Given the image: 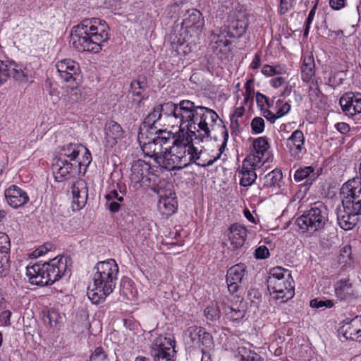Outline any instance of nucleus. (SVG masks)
I'll return each instance as SVG.
<instances>
[{"label":"nucleus","instance_id":"nucleus-42","mask_svg":"<svg viewBox=\"0 0 361 361\" xmlns=\"http://www.w3.org/2000/svg\"><path fill=\"white\" fill-rule=\"evenodd\" d=\"M10 270V255H0V278L6 276Z\"/></svg>","mask_w":361,"mask_h":361},{"label":"nucleus","instance_id":"nucleus-55","mask_svg":"<svg viewBox=\"0 0 361 361\" xmlns=\"http://www.w3.org/2000/svg\"><path fill=\"white\" fill-rule=\"evenodd\" d=\"M130 85L133 90V94L140 97L142 95L141 90L142 89V82L138 80H135L131 82Z\"/></svg>","mask_w":361,"mask_h":361},{"label":"nucleus","instance_id":"nucleus-13","mask_svg":"<svg viewBox=\"0 0 361 361\" xmlns=\"http://www.w3.org/2000/svg\"><path fill=\"white\" fill-rule=\"evenodd\" d=\"M83 165L80 163L72 162L59 157L55 160L52 165V169L55 174V178L57 181H61L63 178H67L70 176H75L82 173Z\"/></svg>","mask_w":361,"mask_h":361},{"label":"nucleus","instance_id":"nucleus-43","mask_svg":"<svg viewBox=\"0 0 361 361\" xmlns=\"http://www.w3.org/2000/svg\"><path fill=\"white\" fill-rule=\"evenodd\" d=\"M288 271L280 267H274L270 271V275L269 276L267 279H278V281L286 280V274H288Z\"/></svg>","mask_w":361,"mask_h":361},{"label":"nucleus","instance_id":"nucleus-26","mask_svg":"<svg viewBox=\"0 0 361 361\" xmlns=\"http://www.w3.org/2000/svg\"><path fill=\"white\" fill-rule=\"evenodd\" d=\"M204 24V21L202 13L195 8L187 11L182 22L183 27L185 29H191L192 30H201Z\"/></svg>","mask_w":361,"mask_h":361},{"label":"nucleus","instance_id":"nucleus-19","mask_svg":"<svg viewBox=\"0 0 361 361\" xmlns=\"http://www.w3.org/2000/svg\"><path fill=\"white\" fill-rule=\"evenodd\" d=\"M104 131L106 147L112 148L125 137V131L121 125L114 121L106 123Z\"/></svg>","mask_w":361,"mask_h":361},{"label":"nucleus","instance_id":"nucleus-6","mask_svg":"<svg viewBox=\"0 0 361 361\" xmlns=\"http://www.w3.org/2000/svg\"><path fill=\"white\" fill-rule=\"evenodd\" d=\"M219 118L218 114L216 113V118L212 121L207 122V127L208 128V135L204 136L200 135L201 133L199 132V129H197L194 134L190 133L189 130L181 131L179 128V132L177 135L176 140H173V145H172V152L176 153L179 157L183 167L188 166L190 164L192 163V161L199 159L197 154V149L190 145V142L194 137L195 140H198L202 142L204 139L209 138L210 137L211 128L214 126V124Z\"/></svg>","mask_w":361,"mask_h":361},{"label":"nucleus","instance_id":"nucleus-15","mask_svg":"<svg viewBox=\"0 0 361 361\" xmlns=\"http://www.w3.org/2000/svg\"><path fill=\"white\" fill-rule=\"evenodd\" d=\"M188 331L191 341L201 348V351L213 349L214 346L213 337L204 328L193 326L188 328Z\"/></svg>","mask_w":361,"mask_h":361},{"label":"nucleus","instance_id":"nucleus-44","mask_svg":"<svg viewBox=\"0 0 361 361\" xmlns=\"http://www.w3.org/2000/svg\"><path fill=\"white\" fill-rule=\"evenodd\" d=\"M334 305L332 300H319L315 298L310 300V305L312 308H331Z\"/></svg>","mask_w":361,"mask_h":361},{"label":"nucleus","instance_id":"nucleus-53","mask_svg":"<svg viewBox=\"0 0 361 361\" xmlns=\"http://www.w3.org/2000/svg\"><path fill=\"white\" fill-rule=\"evenodd\" d=\"M269 256V250L264 245L259 246V247H257L255 250V257L257 259H266Z\"/></svg>","mask_w":361,"mask_h":361},{"label":"nucleus","instance_id":"nucleus-49","mask_svg":"<svg viewBox=\"0 0 361 361\" xmlns=\"http://www.w3.org/2000/svg\"><path fill=\"white\" fill-rule=\"evenodd\" d=\"M251 128L255 133L259 134L264 131V121L261 117H255L251 122Z\"/></svg>","mask_w":361,"mask_h":361},{"label":"nucleus","instance_id":"nucleus-46","mask_svg":"<svg viewBox=\"0 0 361 361\" xmlns=\"http://www.w3.org/2000/svg\"><path fill=\"white\" fill-rule=\"evenodd\" d=\"M204 315L207 319L216 320L220 317V311L216 305L212 304L204 310Z\"/></svg>","mask_w":361,"mask_h":361},{"label":"nucleus","instance_id":"nucleus-11","mask_svg":"<svg viewBox=\"0 0 361 361\" xmlns=\"http://www.w3.org/2000/svg\"><path fill=\"white\" fill-rule=\"evenodd\" d=\"M154 192L159 195L157 209L160 213L168 217L174 214L178 208L175 193L170 188H154Z\"/></svg>","mask_w":361,"mask_h":361},{"label":"nucleus","instance_id":"nucleus-14","mask_svg":"<svg viewBox=\"0 0 361 361\" xmlns=\"http://www.w3.org/2000/svg\"><path fill=\"white\" fill-rule=\"evenodd\" d=\"M262 166L261 164V159L254 155H248L242 163V166L240 170L241 176L240 184L242 186L246 187L251 185L257 178V173L255 171Z\"/></svg>","mask_w":361,"mask_h":361},{"label":"nucleus","instance_id":"nucleus-21","mask_svg":"<svg viewBox=\"0 0 361 361\" xmlns=\"http://www.w3.org/2000/svg\"><path fill=\"white\" fill-rule=\"evenodd\" d=\"M339 333L346 340L361 342V318L356 317L350 321L344 322L340 327Z\"/></svg>","mask_w":361,"mask_h":361},{"label":"nucleus","instance_id":"nucleus-59","mask_svg":"<svg viewBox=\"0 0 361 361\" xmlns=\"http://www.w3.org/2000/svg\"><path fill=\"white\" fill-rule=\"evenodd\" d=\"M11 316V312L8 310H5L1 312L0 316L1 322L5 326H8L10 324V318Z\"/></svg>","mask_w":361,"mask_h":361},{"label":"nucleus","instance_id":"nucleus-35","mask_svg":"<svg viewBox=\"0 0 361 361\" xmlns=\"http://www.w3.org/2000/svg\"><path fill=\"white\" fill-rule=\"evenodd\" d=\"M142 150L144 154L150 157H154V159L159 161V156L163 154L164 147L157 143L154 138L152 141H149L147 143H144L142 146Z\"/></svg>","mask_w":361,"mask_h":361},{"label":"nucleus","instance_id":"nucleus-50","mask_svg":"<svg viewBox=\"0 0 361 361\" xmlns=\"http://www.w3.org/2000/svg\"><path fill=\"white\" fill-rule=\"evenodd\" d=\"M351 255V248L350 246H344L341 250L338 257L339 262L341 264H344L345 265L349 264L351 262H348V259H350Z\"/></svg>","mask_w":361,"mask_h":361},{"label":"nucleus","instance_id":"nucleus-47","mask_svg":"<svg viewBox=\"0 0 361 361\" xmlns=\"http://www.w3.org/2000/svg\"><path fill=\"white\" fill-rule=\"evenodd\" d=\"M309 97L312 102L317 104L318 102L322 101L324 94L320 91L319 87L316 85L315 87H310Z\"/></svg>","mask_w":361,"mask_h":361},{"label":"nucleus","instance_id":"nucleus-27","mask_svg":"<svg viewBox=\"0 0 361 361\" xmlns=\"http://www.w3.org/2000/svg\"><path fill=\"white\" fill-rule=\"evenodd\" d=\"M159 159L158 163L169 171L184 168L177 154L172 152V146L164 148L163 154L159 156Z\"/></svg>","mask_w":361,"mask_h":361},{"label":"nucleus","instance_id":"nucleus-20","mask_svg":"<svg viewBox=\"0 0 361 361\" xmlns=\"http://www.w3.org/2000/svg\"><path fill=\"white\" fill-rule=\"evenodd\" d=\"M248 26V19L245 13H240L229 20L226 30V35L231 38L240 37Z\"/></svg>","mask_w":361,"mask_h":361},{"label":"nucleus","instance_id":"nucleus-5","mask_svg":"<svg viewBox=\"0 0 361 361\" xmlns=\"http://www.w3.org/2000/svg\"><path fill=\"white\" fill-rule=\"evenodd\" d=\"M70 259L57 257L49 262L27 266L26 275L30 283L44 286L52 284L64 275H70Z\"/></svg>","mask_w":361,"mask_h":361},{"label":"nucleus","instance_id":"nucleus-33","mask_svg":"<svg viewBox=\"0 0 361 361\" xmlns=\"http://www.w3.org/2000/svg\"><path fill=\"white\" fill-rule=\"evenodd\" d=\"M254 150L249 155H254L261 159V164H264L266 160L264 159L265 154L269 148V144L265 137H260L253 142Z\"/></svg>","mask_w":361,"mask_h":361},{"label":"nucleus","instance_id":"nucleus-30","mask_svg":"<svg viewBox=\"0 0 361 361\" xmlns=\"http://www.w3.org/2000/svg\"><path fill=\"white\" fill-rule=\"evenodd\" d=\"M336 296L340 300H350L355 297L353 283L349 279L338 281L334 287Z\"/></svg>","mask_w":361,"mask_h":361},{"label":"nucleus","instance_id":"nucleus-51","mask_svg":"<svg viewBox=\"0 0 361 361\" xmlns=\"http://www.w3.org/2000/svg\"><path fill=\"white\" fill-rule=\"evenodd\" d=\"M167 137H154V140H156L157 143L159 144L160 146L163 147V145L166 144L172 143L173 145V140H176L177 135L175 136L172 133H165Z\"/></svg>","mask_w":361,"mask_h":361},{"label":"nucleus","instance_id":"nucleus-8","mask_svg":"<svg viewBox=\"0 0 361 361\" xmlns=\"http://www.w3.org/2000/svg\"><path fill=\"white\" fill-rule=\"evenodd\" d=\"M150 355L154 361H175V341L170 337L159 336L151 345Z\"/></svg>","mask_w":361,"mask_h":361},{"label":"nucleus","instance_id":"nucleus-54","mask_svg":"<svg viewBox=\"0 0 361 361\" xmlns=\"http://www.w3.org/2000/svg\"><path fill=\"white\" fill-rule=\"evenodd\" d=\"M106 207L112 213L118 212L121 207V204L118 201L111 200L108 202L106 200Z\"/></svg>","mask_w":361,"mask_h":361},{"label":"nucleus","instance_id":"nucleus-12","mask_svg":"<svg viewBox=\"0 0 361 361\" xmlns=\"http://www.w3.org/2000/svg\"><path fill=\"white\" fill-rule=\"evenodd\" d=\"M10 76L16 81L23 84L29 80L27 69L23 70L13 61L0 60V85L6 82Z\"/></svg>","mask_w":361,"mask_h":361},{"label":"nucleus","instance_id":"nucleus-31","mask_svg":"<svg viewBox=\"0 0 361 361\" xmlns=\"http://www.w3.org/2000/svg\"><path fill=\"white\" fill-rule=\"evenodd\" d=\"M82 100V92L78 87H68L66 90V93L62 98V102L68 109H70L73 104L78 103Z\"/></svg>","mask_w":361,"mask_h":361},{"label":"nucleus","instance_id":"nucleus-63","mask_svg":"<svg viewBox=\"0 0 361 361\" xmlns=\"http://www.w3.org/2000/svg\"><path fill=\"white\" fill-rule=\"evenodd\" d=\"M291 0H281L280 2V13L281 14L286 13L291 6Z\"/></svg>","mask_w":361,"mask_h":361},{"label":"nucleus","instance_id":"nucleus-10","mask_svg":"<svg viewBox=\"0 0 361 361\" xmlns=\"http://www.w3.org/2000/svg\"><path fill=\"white\" fill-rule=\"evenodd\" d=\"M267 288L271 295H276L274 298L276 300L282 299L286 301L292 298L295 294L293 280L290 273L286 275V280L278 281V279H267Z\"/></svg>","mask_w":361,"mask_h":361},{"label":"nucleus","instance_id":"nucleus-45","mask_svg":"<svg viewBox=\"0 0 361 361\" xmlns=\"http://www.w3.org/2000/svg\"><path fill=\"white\" fill-rule=\"evenodd\" d=\"M282 178V173L280 171L273 170L267 175L265 176L266 185H274L277 183Z\"/></svg>","mask_w":361,"mask_h":361},{"label":"nucleus","instance_id":"nucleus-3","mask_svg":"<svg viewBox=\"0 0 361 361\" xmlns=\"http://www.w3.org/2000/svg\"><path fill=\"white\" fill-rule=\"evenodd\" d=\"M341 206L336 209L337 221L341 228L349 231L354 228L361 215V183L358 179L345 183L340 191Z\"/></svg>","mask_w":361,"mask_h":361},{"label":"nucleus","instance_id":"nucleus-62","mask_svg":"<svg viewBox=\"0 0 361 361\" xmlns=\"http://www.w3.org/2000/svg\"><path fill=\"white\" fill-rule=\"evenodd\" d=\"M345 0H329V5L334 10H339L345 6Z\"/></svg>","mask_w":361,"mask_h":361},{"label":"nucleus","instance_id":"nucleus-9","mask_svg":"<svg viewBox=\"0 0 361 361\" xmlns=\"http://www.w3.org/2000/svg\"><path fill=\"white\" fill-rule=\"evenodd\" d=\"M60 157H66L70 161L80 163L83 165V173L92 161L91 153L88 149L81 144L69 143L63 145L61 149Z\"/></svg>","mask_w":361,"mask_h":361},{"label":"nucleus","instance_id":"nucleus-40","mask_svg":"<svg viewBox=\"0 0 361 361\" xmlns=\"http://www.w3.org/2000/svg\"><path fill=\"white\" fill-rule=\"evenodd\" d=\"M11 243L9 237L0 232V255H10Z\"/></svg>","mask_w":361,"mask_h":361},{"label":"nucleus","instance_id":"nucleus-7","mask_svg":"<svg viewBox=\"0 0 361 361\" xmlns=\"http://www.w3.org/2000/svg\"><path fill=\"white\" fill-rule=\"evenodd\" d=\"M328 220L326 208L322 204H316L307 212L297 219L298 226L302 230L317 231L324 228Z\"/></svg>","mask_w":361,"mask_h":361},{"label":"nucleus","instance_id":"nucleus-48","mask_svg":"<svg viewBox=\"0 0 361 361\" xmlns=\"http://www.w3.org/2000/svg\"><path fill=\"white\" fill-rule=\"evenodd\" d=\"M107 354L102 347H97L90 356V361H106Z\"/></svg>","mask_w":361,"mask_h":361},{"label":"nucleus","instance_id":"nucleus-36","mask_svg":"<svg viewBox=\"0 0 361 361\" xmlns=\"http://www.w3.org/2000/svg\"><path fill=\"white\" fill-rule=\"evenodd\" d=\"M224 311L226 318L233 322L243 319L245 314V310L240 307L238 304L225 306Z\"/></svg>","mask_w":361,"mask_h":361},{"label":"nucleus","instance_id":"nucleus-52","mask_svg":"<svg viewBox=\"0 0 361 361\" xmlns=\"http://www.w3.org/2000/svg\"><path fill=\"white\" fill-rule=\"evenodd\" d=\"M317 8V4L314 5V6L312 8L311 11L309 13L308 17L305 22V28L304 30V36L307 37L309 34V30L310 27V25L314 19V16L315 14V11Z\"/></svg>","mask_w":361,"mask_h":361},{"label":"nucleus","instance_id":"nucleus-39","mask_svg":"<svg viewBox=\"0 0 361 361\" xmlns=\"http://www.w3.org/2000/svg\"><path fill=\"white\" fill-rule=\"evenodd\" d=\"M285 72V68L280 66H270V65H264L262 67V73L267 76H273L275 75H281Z\"/></svg>","mask_w":361,"mask_h":361},{"label":"nucleus","instance_id":"nucleus-60","mask_svg":"<svg viewBox=\"0 0 361 361\" xmlns=\"http://www.w3.org/2000/svg\"><path fill=\"white\" fill-rule=\"evenodd\" d=\"M285 82L286 78L282 76L274 78L270 80V84L275 88L282 86Z\"/></svg>","mask_w":361,"mask_h":361},{"label":"nucleus","instance_id":"nucleus-17","mask_svg":"<svg viewBox=\"0 0 361 361\" xmlns=\"http://www.w3.org/2000/svg\"><path fill=\"white\" fill-rule=\"evenodd\" d=\"M246 273V266L242 263L232 266L227 271L226 283L228 291L231 294L237 293Z\"/></svg>","mask_w":361,"mask_h":361},{"label":"nucleus","instance_id":"nucleus-28","mask_svg":"<svg viewBox=\"0 0 361 361\" xmlns=\"http://www.w3.org/2000/svg\"><path fill=\"white\" fill-rule=\"evenodd\" d=\"M305 137L300 130H295L287 140L286 146L291 156L297 157L305 149Z\"/></svg>","mask_w":361,"mask_h":361},{"label":"nucleus","instance_id":"nucleus-25","mask_svg":"<svg viewBox=\"0 0 361 361\" xmlns=\"http://www.w3.org/2000/svg\"><path fill=\"white\" fill-rule=\"evenodd\" d=\"M226 30H220L219 33H212L210 47L216 54L227 53L230 51L231 41L227 39Z\"/></svg>","mask_w":361,"mask_h":361},{"label":"nucleus","instance_id":"nucleus-29","mask_svg":"<svg viewBox=\"0 0 361 361\" xmlns=\"http://www.w3.org/2000/svg\"><path fill=\"white\" fill-rule=\"evenodd\" d=\"M151 166L143 160L135 161L131 167L130 178L135 183H140L150 173Z\"/></svg>","mask_w":361,"mask_h":361},{"label":"nucleus","instance_id":"nucleus-1","mask_svg":"<svg viewBox=\"0 0 361 361\" xmlns=\"http://www.w3.org/2000/svg\"><path fill=\"white\" fill-rule=\"evenodd\" d=\"M216 118V112L203 106H196L190 100L178 104L166 102L158 105L145 118L144 124L158 129L164 126L178 127L181 131L189 130L192 134L199 129L200 136L207 135V121Z\"/></svg>","mask_w":361,"mask_h":361},{"label":"nucleus","instance_id":"nucleus-38","mask_svg":"<svg viewBox=\"0 0 361 361\" xmlns=\"http://www.w3.org/2000/svg\"><path fill=\"white\" fill-rule=\"evenodd\" d=\"M117 186L119 189V191L114 189L105 195V198L106 200H108V202L111 200H115L118 202L123 201L124 191H122V188H123L125 190L126 187L124 185H121V183H117Z\"/></svg>","mask_w":361,"mask_h":361},{"label":"nucleus","instance_id":"nucleus-2","mask_svg":"<svg viewBox=\"0 0 361 361\" xmlns=\"http://www.w3.org/2000/svg\"><path fill=\"white\" fill-rule=\"evenodd\" d=\"M108 25L99 18L85 19L73 27L70 44L78 51L98 53L109 40Z\"/></svg>","mask_w":361,"mask_h":361},{"label":"nucleus","instance_id":"nucleus-57","mask_svg":"<svg viewBox=\"0 0 361 361\" xmlns=\"http://www.w3.org/2000/svg\"><path fill=\"white\" fill-rule=\"evenodd\" d=\"M263 110V116L269 121L271 123H274L276 119L279 118L276 113L274 114L270 110L266 109Z\"/></svg>","mask_w":361,"mask_h":361},{"label":"nucleus","instance_id":"nucleus-37","mask_svg":"<svg viewBox=\"0 0 361 361\" xmlns=\"http://www.w3.org/2000/svg\"><path fill=\"white\" fill-rule=\"evenodd\" d=\"M238 354L241 361H264L259 355L245 346L238 348Z\"/></svg>","mask_w":361,"mask_h":361},{"label":"nucleus","instance_id":"nucleus-18","mask_svg":"<svg viewBox=\"0 0 361 361\" xmlns=\"http://www.w3.org/2000/svg\"><path fill=\"white\" fill-rule=\"evenodd\" d=\"M59 76L67 82L75 81L79 76L80 67L78 63L71 59H63L56 64Z\"/></svg>","mask_w":361,"mask_h":361},{"label":"nucleus","instance_id":"nucleus-24","mask_svg":"<svg viewBox=\"0 0 361 361\" xmlns=\"http://www.w3.org/2000/svg\"><path fill=\"white\" fill-rule=\"evenodd\" d=\"M228 238L234 248L241 247L247 238V230L239 224H233L228 228Z\"/></svg>","mask_w":361,"mask_h":361},{"label":"nucleus","instance_id":"nucleus-56","mask_svg":"<svg viewBox=\"0 0 361 361\" xmlns=\"http://www.w3.org/2000/svg\"><path fill=\"white\" fill-rule=\"evenodd\" d=\"M290 104L288 102L283 103L276 111V114L279 118L287 114L290 111Z\"/></svg>","mask_w":361,"mask_h":361},{"label":"nucleus","instance_id":"nucleus-22","mask_svg":"<svg viewBox=\"0 0 361 361\" xmlns=\"http://www.w3.org/2000/svg\"><path fill=\"white\" fill-rule=\"evenodd\" d=\"M5 197L8 204L13 208L22 207L29 200L27 194L16 185H11L5 190Z\"/></svg>","mask_w":361,"mask_h":361},{"label":"nucleus","instance_id":"nucleus-32","mask_svg":"<svg viewBox=\"0 0 361 361\" xmlns=\"http://www.w3.org/2000/svg\"><path fill=\"white\" fill-rule=\"evenodd\" d=\"M315 63L312 55L308 54L303 56L301 66V77L304 82H309L314 75Z\"/></svg>","mask_w":361,"mask_h":361},{"label":"nucleus","instance_id":"nucleus-41","mask_svg":"<svg viewBox=\"0 0 361 361\" xmlns=\"http://www.w3.org/2000/svg\"><path fill=\"white\" fill-rule=\"evenodd\" d=\"M314 172V168L312 166H305L298 169L294 174V179L296 181H301L310 176Z\"/></svg>","mask_w":361,"mask_h":361},{"label":"nucleus","instance_id":"nucleus-23","mask_svg":"<svg viewBox=\"0 0 361 361\" xmlns=\"http://www.w3.org/2000/svg\"><path fill=\"white\" fill-rule=\"evenodd\" d=\"M71 193L73 196V203L76 204V209L83 207L87 200L88 190L87 183L79 179L76 180L71 187Z\"/></svg>","mask_w":361,"mask_h":361},{"label":"nucleus","instance_id":"nucleus-34","mask_svg":"<svg viewBox=\"0 0 361 361\" xmlns=\"http://www.w3.org/2000/svg\"><path fill=\"white\" fill-rule=\"evenodd\" d=\"M222 135H223L224 140H223V142H222V144L221 145V146L219 147V153L218 156L215 157L213 159H209L208 161H204V160L201 159V158H200L201 152H197V154L199 156V159L192 161V163L193 162L195 163L199 166L206 167V166H209L213 164V163L215 161H216L218 159H219L221 155V154L224 152V150H225V149L226 147L227 142H228V132L226 129L225 127H224V130L222 132Z\"/></svg>","mask_w":361,"mask_h":361},{"label":"nucleus","instance_id":"nucleus-58","mask_svg":"<svg viewBox=\"0 0 361 361\" xmlns=\"http://www.w3.org/2000/svg\"><path fill=\"white\" fill-rule=\"evenodd\" d=\"M257 102L259 106H262L263 103H266L268 107H270L269 99L262 93L257 92L256 95Z\"/></svg>","mask_w":361,"mask_h":361},{"label":"nucleus","instance_id":"nucleus-4","mask_svg":"<svg viewBox=\"0 0 361 361\" xmlns=\"http://www.w3.org/2000/svg\"><path fill=\"white\" fill-rule=\"evenodd\" d=\"M93 283L87 288V296L94 304L105 300L116 287L118 274V266L112 259L99 262L94 267Z\"/></svg>","mask_w":361,"mask_h":361},{"label":"nucleus","instance_id":"nucleus-16","mask_svg":"<svg viewBox=\"0 0 361 361\" xmlns=\"http://www.w3.org/2000/svg\"><path fill=\"white\" fill-rule=\"evenodd\" d=\"M339 104L345 115L353 116L361 113V94L348 92L339 100Z\"/></svg>","mask_w":361,"mask_h":361},{"label":"nucleus","instance_id":"nucleus-64","mask_svg":"<svg viewBox=\"0 0 361 361\" xmlns=\"http://www.w3.org/2000/svg\"><path fill=\"white\" fill-rule=\"evenodd\" d=\"M253 80H248L245 85V99L249 98L253 93L254 90L252 88Z\"/></svg>","mask_w":361,"mask_h":361},{"label":"nucleus","instance_id":"nucleus-61","mask_svg":"<svg viewBox=\"0 0 361 361\" xmlns=\"http://www.w3.org/2000/svg\"><path fill=\"white\" fill-rule=\"evenodd\" d=\"M249 297H250V299L251 300L252 302L256 303V305H257L258 301H259V300L261 299L262 295L259 291H257L256 290H251L249 292Z\"/></svg>","mask_w":361,"mask_h":361}]
</instances>
